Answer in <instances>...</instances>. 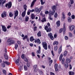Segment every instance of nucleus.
Wrapping results in <instances>:
<instances>
[{"instance_id":"14","label":"nucleus","mask_w":75,"mask_h":75,"mask_svg":"<svg viewBox=\"0 0 75 75\" xmlns=\"http://www.w3.org/2000/svg\"><path fill=\"white\" fill-rule=\"evenodd\" d=\"M25 14H26V11H24L22 13V16L23 17H24L25 16Z\"/></svg>"},{"instance_id":"18","label":"nucleus","mask_w":75,"mask_h":75,"mask_svg":"<svg viewBox=\"0 0 75 75\" xmlns=\"http://www.w3.org/2000/svg\"><path fill=\"white\" fill-rule=\"evenodd\" d=\"M16 63L17 65H18V66L20 65V63H19V60L18 59H17L16 60Z\"/></svg>"},{"instance_id":"6","label":"nucleus","mask_w":75,"mask_h":75,"mask_svg":"<svg viewBox=\"0 0 75 75\" xmlns=\"http://www.w3.org/2000/svg\"><path fill=\"white\" fill-rule=\"evenodd\" d=\"M14 12L15 15V16H14V19H16V17H17V16H18V11L16 10L15 11H14Z\"/></svg>"},{"instance_id":"9","label":"nucleus","mask_w":75,"mask_h":75,"mask_svg":"<svg viewBox=\"0 0 75 75\" xmlns=\"http://www.w3.org/2000/svg\"><path fill=\"white\" fill-rule=\"evenodd\" d=\"M35 43H38V44H40L41 43L40 40L39 39H36L35 40Z\"/></svg>"},{"instance_id":"46","label":"nucleus","mask_w":75,"mask_h":75,"mask_svg":"<svg viewBox=\"0 0 75 75\" xmlns=\"http://www.w3.org/2000/svg\"><path fill=\"white\" fill-rule=\"evenodd\" d=\"M64 61H65V59L63 58L62 61V64H64Z\"/></svg>"},{"instance_id":"53","label":"nucleus","mask_w":75,"mask_h":75,"mask_svg":"<svg viewBox=\"0 0 75 75\" xmlns=\"http://www.w3.org/2000/svg\"><path fill=\"white\" fill-rule=\"evenodd\" d=\"M3 74H5V75H6V70H3Z\"/></svg>"},{"instance_id":"2","label":"nucleus","mask_w":75,"mask_h":75,"mask_svg":"<svg viewBox=\"0 0 75 75\" xmlns=\"http://www.w3.org/2000/svg\"><path fill=\"white\" fill-rule=\"evenodd\" d=\"M52 9L53 10L51 12V14L52 16H53L54 14V13H55V9H56V6L55 5L53 6L52 7Z\"/></svg>"},{"instance_id":"21","label":"nucleus","mask_w":75,"mask_h":75,"mask_svg":"<svg viewBox=\"0 0 75 75\" xmlns=\"http://www.w3.org/2000/svg\"><path fill=\"white\" fill-rule=\"evenodd\" d=\"M61 51H62V46H61L60 47V48L59 50V54H60V53L61 52Z\"/></svg>"},{"instance_id":"63","label":"nucleus","mask_w":75,"mask_h":75,"mask_svg":"<svg viewBox=\"0 0 75 75\" xmlns=\"http://www.w3.org/2000/svg\"><path fill=\"white\" fill-rule=\"evenodd\" d=\"M21 57L23 58V59H24V54H22Z\"/></svg>"},{"instance_id":"22","label":"nucleus","mask_w":75,"mask_h":75,"mask_svg":"<svg viewBox=\"0 0 75 75\" xmlns=\"http://www.w3.org/2000/svg\"><path fill=\"white\" fill-rule=\"evenodd\" d=\"M62 17L63 19L65 18V13L64 12H62Z\"/></svg>"},{"instance_id":"26","label":"nucleus","mask_w":75,"mask_h":75,"mask_svg":"<svg viewBox=\"0 0 75 75\" xmlns=\"http://www.w3.org/2000/svg\"><path fill=\"white\" fill-rule=\"evenodd\" d=\"M55 44H56V45H58V42L57 41H55L54 42L53 44V45H55Z\"/></svg>"},{"instance_id":"48","label":"nucleus","mask_w":75,"mask_h":75,"mask_svg":"<svg viewBox=\"0 0 75 75\" xmlns=\"http://www.w3.org/2000/svg\"><path fill=\"white\" fill-rule=\"evenodd\" d=\"M11 39H10L9 38L8 39V40H7V42H8V44H10V41H11Z\"/></svg>"},{"instance_id":"62","label":"nucleus","mask_w":75,"mask_h":75,"mask_svg":"<svg viewBox=\"0 0 75 75\" xmlns=\"http://www.w3.org/2000/svg\"><path fill=\"white\" fill-rule=\"evenodd\" d=\"M37 26H35L34 27V31H36V30H37Z\"/></svg>"},{"instance_id":"1","label":"nucleus","mask_w":75,"mask_h":75,"mask_svg":"<svg viewBox=\"0 0 75 75\" xmlns=\"http://www.w3.org/2000/svg\"><path fill=\"white\" fill-rule=\"evenodd\" d=\"M42 45L43 46V47H44V49L45 50H47L48 47H47V43L45 42H42Z\"/></svg>"},{"instance_id":"52","label":"nucleus","mask_w":75,"mask_h":75,"mask_svg":"<svg viewBox=\"0 0 75 75\" xmlns=\"http://www.w3.org/2000/svg\"><path fill=\"white\" fill-rule=\"evenodd\" d=\"M24 69L25 71H27V67L26 66H24Z\"/></svg>"},{"instance_id":"56","label":"nucleus","mask_w":75,"mask_h":75,"mask_svg":"<svg viewBox=\"0 0 75 75\" xmlns=\"http://www.w3.org/2000/svg\"><path fill=\"white\" fill-rule=\"evenodd\" d=\"M62 30H63V29L62 28L59 30V32L60 33H62Z\"/></svg>"},{"instance_id":"3","label":"nucleus","mask_w":75,"mask_h":75,"mask_svg":"<svg viewBox=\"0 0 75 75\" xmlns=\"http://www.w3.org/2000/svg\"><path fill=\"white\" fill-rule=\"evenodd\" d=\"M44 28L45 30H46L47 32H50V31H51V30H52L51 28L50 27L48 28V27L47 25L45 26Z\"/></svg>"},{"instance_id":"60","label":"nucleus","mask_w":75,"mask_h":75,"mask_svg":"<svg viewBox=\"0 0 75 75\" xmlns=\"http://www.w3.org/2000/svg\"><path fill=\"white\" fill-rule=\"evenodd\" d=\"M51 53L52 54L53 56H54V51L53 50H52L51 51Z\"/></svg>"},{"instance_id":"16","label":"nucleus","mask_w":75,"mask_h":75,"mask_svg":"<svg viewBox=\"0 0 75 75\" xmlns=\"http://www.w3.org/2000/svg\"><path fill=\"white\" fill-rule=\"evenodd\" d=\"M35 11L37 13H40V11L38 8L37 7L35 8Z\"/></svg>"},{"instance_id":"29","label":"nucleus","mask_w":75,"mask_h":75,"mask_svg":"<svg viewBox=\"0 0 75 75\" xmlns=\"http://www.w3.org/2000/svg\"><path fill=\"white\" fill-rule=\"evenodd\" d=\"M58 49V47H57V45L55 46L54 47V51H56Z\"/></svg>"},{"instance_id":"11","label":"nucleus","mask_w":75,"mask_h":75,"mask_svg":"<svg viewBox=\"0 0 75 75\" xmlns=\"http://www.w3.org/2000/svg\"><path fill=\"white\" fill-rule=\"evenodd\" d=\"M33 68L34 69V71L35 72L37 71V65H35L33 66Z\"/></svg>"},{"instance_id":"30","label":"nucleus","mask_w":75,"mask_h":75,"mask_svg":"<svg viewBox=\"0 0 75 75\" xmlns=\"http://www.w3.org/2000/svg\"><path fill=\"white\" fill-rule=\"evenodd\" d=\"M62 57H63V55L62 54H61L59 57V61H60L62 60Z\"/></svg>"},{"instance_id":"42","label":"nucleus","mask_w":75,"mask_h":75,"mask_svg":"<svg viewBox=\"0 0 75 75\" xmlns=\"http://www.w3.org/2000/svg\"><path fill=\"white\" fill-rule=\"evenodd\" d=\"M40 2L41 3V4H42V5H44V4L45 3V2H43V0H41Z\"/></svg>"},{"instance_id":"25","label":"nucleus","mask_w":75,"mask_h":75,"mask_svg":"<svg viewBox=\"0 0 75 75\" xmlns=\"http://www.w3.org/2000/svg\"><path fill=\"white\" fill-rule=\"evenodd\" d=\"M14 40H11L10 41V43L8 44V45H11V44H14Z\"/></svg>"},{"instance_id":"35","label":"nucleus","mask_w":75,"mask_h":75,"mask_svg":"<svg viewBox=\"0 0 75 75\" xmlns=\"http://www.w3.org/2000/svg\"><path fill=\"white\" fill-rule=\"evenodd\" d=\"M41 21L42 22V23L45 22V21H46V19H45V18H42Z\"/></svg>"},{"instance_id":"40","label":"nucleus","mask_w":75,"mask_h":75,"mask_svg":"<svg viewBox=\"0 0 75 75\" xmlns=\"http://www.w3.org/2000/svg\"><path fill=\"white\" fill-rule=\"evenodd\" d=\"M67 55V51H65L64 52V54H63L64 56V57H65L66 55Z\"/></svg>"},{"instance_id":"47","label":"nucleus","mask_w":75,"mask_h":75,"mask_svg":"<svg viewBox=\"0 0 75 75\" xmlns=\"http://www.w3.org/2000/svg\"><path fill=\"white\" fill-rule=\"evenodd\" d=\"M20 35L22 37H24V35L23 34V33L21 32L20 33Z\"/></svg>"},{"instance_id":"4","label":"nucleus","mask_w":75,"mask_h":75,"mask_svg":"<svg viewBox=\"0 0 75 75\" xmlns=\"http://www.w3.org/2000/svg\"><path fill=\"white\" fill-rule=\"evenodd\" d=\"M12 6V4H11V2H9L8 4L7 3L6 4L5 6L6 7H8V8H10Z\"/></svg>"},{"instance_id":"31","label":"nucleus","mask_w":75,"mask_h":75,"mask_svg":"<svg viewBox=\"0 0 75 75\" xmlns=\"http://www.w3.org/2000/svg\"><path fill=\"white\" fill-rule=\"evenodd\" d=\"M31 18L32 19H35V16H34V14L32 13L31 15Z\"/></svg>"},{"instance_id":"10","label":"nucleus","mask_w":75,"mask_h":75,"mask_svg":"<svg viewBox=\"0 0 75 75\" xmlns=\"http://www.w3.org/2000/svg\"><path fill=\"white\" fill-rule=\"evenodd\" d=\"M2 30L4 32H6L7 31V28L4 25H2Z\"/></svg>"},{"instance_id":"37","label":"nucleus","mask_w":75,"mask_h":75,"mask_svg":"<svg viewBox=\"0 0 75 75\" xmlns=\"http://www.w3.org/2000/svg\"><path fill=\"white\" fill-rule=\"evenodd\" d=\"M18 44H16L15 45V48L16 50H17V47H18Z\"/></svg>"},{"instance_id":"32","label":"nucleus","mask_w":75,"mask_h":75,"mask_svg":"<svg viewBox=\"0 0 75 75\" xmlns=\"http://www.w3.org/2000/svg\"><path fill=\"white\" fill-rule=\"evenodd\" d=\"M4 58L6 59H8V56H7V54H5Z\"/></svg>"},{"instance_id":"43","label":"nucleus","mask_w":75,"mask_h":75,"mask_svg":"<svg viewBox=\"0 0 75 75\" xmlns=\"http://www.w3.org/2000/svg\"><path fill=\"white\" fill-rule=\"evenodd\" d=\"M22 70H23V67L20 66L19 68V70L20 71H21Z\"/></svg>"},{"instance_id":"24","label":"nucleus","mask_w":75,"mask_h":75,"mask_svg":"<svg viewBox=\"0 0 75 75\" xmlns=\"http://www.w3.org/2000/svg\"><path fill=\"white\" fill-rule=\"evenodd\" d=\"M30 41H34L35 39H34L33 36H32L30 38Z\"/></svg>"},{"instance_id":"34","label":"nucleus","mask_w":75,"mask_h":75,"mask_svg":"<svg viewBox=\"0 0 75 75\" xmlns=\"http://www.w3.org/2000/svg\"><path fill=\"white\" fill-rule=\"evenodd\" d=\"M37 35L38 37H41V32H40V31H39V32L38 33Z\"/></svg>"},{"instance_id":"44","label":"nucleus","mask_w":75,"mask_h":75,"mask_svg":"<svg viewBox=\"0 0 75 75\" xmlns=\"http://www.w3.org/2000/svg\"><path fill=\"white\" fill-rule=\"evenodd\" d=\"M1 66L3 68H4V67H6V65H5V64L4 63H2L1 64Z\"/></svg>"},{"instance_id":"41","label":"nucleus","mask_w":75,"mask_h":75,"mask_svg":"<svg viewBox=\"0 0 75 75\" xmlns=\"http://www.w3.org/2000/svg\"><path fill=\"white\" fill-rule=\"evenodd\" d=\"M48 36L49 37H51L52 36V33H50L48 34Z\"/></svg>"},{"instance_id":"28","label":"nucleus","mask_w":75,"mask_h":75,"mask_svg":"<svg viewBox=\"0 0 75 75\" xmlns=\"http://www.w3.org/2000/svg\"><path fill=\"white\" fill-rule=\"evenodd\" d=\"M57 25L58 27H59V25H60V21H58L57 22Z\"/></svg>"},{"instance_id":"15","label":"nucleus","mask_w":75,"mask_h":75,"mask_svg":"<svg viewBox=\"0 0 75 75\" xmlns=\"http://www.w3.org/2000/svg\"><path fill=\"white\" fill-rule=\"evenodd\" d=\"M67 21L69 23H71L72 22V19L70 17H68L67 18Z\"/></svg>"},{"instance_id":"33","label":"nucleus","mask_w":75,"mask_h":75,"mask_svg":"<svg viewBox=\"0 0 75 75\" xmlns=\"http://www.w3.org/2000/svg\"><path fill=\"white\" fill-rule=\"evenodd\" d=\"M24 9L25 10V11H26L27 10V6L26 5H24L23 6Z\"/></svg>"},{"instance_id":"54","label":"nucleus","mask_w":75,"mask_h":75,"mask_svg":"<svg viewBox=\"0 0 75 75\" xmlns=\"http://www.w3.org/2000/svg\"><path fill=\"white\" fill-rule=\"evenodd\" d=\"M69 37H72V33H69Z\"/></svg>"},{"instance_id":"55","label":"nucleus","mask_w":75,"mask_h":75,"mask_svg":"<svg viewBox=\"0 0 75 75\" xmlns=\"http://www.w3.org/2000/svg\"><path fill=\"white\" fill-rule=\"evenodd\" d=\"M75 15H72L71 16V18L72 19H75Z\"/></svg>"},{"instance_id":"36","label":"nucleus","mask_w":75,"mask_h":75,"mask_svg":"<svg viewBox=\"0 0 75 75\" xmlns=\"http://www.w3.org/2000/svg\"><path fill=\"white\" fill-rule=\"evenodd\" d=\"M30 64H31V62H27V66L28 67H29L30 65Z\"/></svg>"},{"instance_id":"38","label":"nucleus","mask_w":75,"mask_h":75,"mask_svg":"<svg viewBox=\"0 0 75 75\" xmlns=\"http://www.w3.org/2000/svg\"><path fill=\"white\" fill-rule=\"evenodd\" d=\"M9 15L10 17H11L13 16V14H12L11 12H10Z\"/></svg>"},{"instance_id":"27","label":"nucleus","mask_w":75,"mask_h":75,"mask_svg":"<svg viewBox=\"0 0 75 75\" xmlns=\"http://www.w3.org/2000/svg\"><path fill=\"white\" fill-rule=\"evenodd\" d=\"M64 66L66 68H68V67L69 65H68V63H65L64 64Z\"/></svg>"},{"instance_id":"20","label":"nucleus","mask_w":75,"mask_h":75,"mask_svg":"<svg viewBox=\"0 0 75 75\" xmlns=\"http://www.w3.org/2000/svg\"><path fill=\"white\" fill-rule=\"evenodd\" d=\"M69 75H74L75 74L74 72L71 71H69Z\"/></svg>"},{"instance_id":"23","label":"nucleus","mask_w":75,"mask_h":75,"mask_svg":"<svg viewBox=\"0 0 75 75\" xmlns=\"http://www.w3.org/2000/svg\"><path fill=\"white\" fill-rule=\"evenodd\" d=\"M25 21L27 22V21H28V20H29V17L28 16H26L25 17Z\"/></svg>"},{"instance_id":"50","label":"nucleus","mask_w":75,"mask_h":75,"mask_svg":"<svg viewBox=\"0 0 75 75\" xmlns=\"http://www.w3.org/2000/svg\"><path fill=\"white\" fill-rule=\"evenodd\" d=\"M28 11H30V13H32V12H34V10L33 9H32V10L29 9Z\"/></svg>"},{"instance_id":"57","label":"nucleus","mask_w":75,"mask_h":75,"mask_svg":"<svg viewBox=\"0 0 75 75\" xmlns=\"http://www.w3.org/2000/svg\"><path fill=\"white\" fill-rule=\"evenodd\" d=\"M6 0H2V4H3L6 3Z\"/></svg>"},{"instance_id":"19","label":"nucleus","mask_w":75,"mask_h":75,"mask_svg":"<svg viewBox=\"0 0 75 75\" xmlns=\"http://www.w3.org/2000/svg\"><path fill=\"white\" fill-rule=\"evenodd\" d=\"M40 50H41V47L40 46H39V50L37 51V54H40Z\"/></svg>"},{"instance_id":"8","label":"nucleus","mask_w":75,"mask_h":75,"mask_svg":"<svg viewBox=\"0 0 75 75\" xmlns=\"http://www.w3.org/2000/svg\"><path fill=\"white\" fill-rule=\"evenodd\" d=\"M63 34H65V31H66V28L65 27V23H64L63 25Z\"/></svg>"},{"instance_id":"59","label":"nucleus","mask_w":75,"mask_h":75,"mask_svg":"<svg viewBox=\"0 0 75 75\" xmlns=\"http://www.w3.org/2000/svg\"><path fill=\"white\" fill-rule=\"evenodd\" d=\"M54 67L55 68H58V64H55Z\"/></svg>"},{"instance_id":"49","label":"nucleus","mask_w":75,"mask_h":75,"mask_svg":"<svg viewBox=\"0 0 75 75\" xmlns=\"http://www.w3.org/2000/svg\"><path fill=\"white\" fill-rule=\"evenodd\" d=\"M28 38V36L27 35H26L25 36V37H24V38H23V40H24L25 39H26Z\"/></svg>"},{"instance_id":"5","label":"nucleus","mask_w":75,"mask_h":75,"mask_svg":"<svg viewBox=\"0 0 75 75\" xmlns=\"http://www.w3.org/2000/svg\"><path fill=\"white\" fill-rule=\"evenodd\" d=\"M7 12L5 11H4L1 14V17L2 18H4V17H6L7 16V14H6Z\"/></svg>"},{"instance_id":"17","label":"nucleus","mask_w":75,"mask_h":75,"mask_svg":"<svg viewBox=\"0 0 75 75\" xmlns=\"http://www.w3.org/2000/svg\"><path fill=\"white\" fill-rule=\"evenodd\" d=\"M66 62H67V63H70L71 62V60L69 58H67L66 59Z\"/></svg>"},{"instance_id":"13","label":"nucleus","mask_w":75,"mask_h":75,"mask_svg":"<svg viewBox=\"0 0 75 75\" xmlns=\"http://www.w3.org/2000/svg\"><path fill=\"white\" fill-rule=\"evenodd\" d=\"M49 15V19H50V20H53V18L52 17H51V15H52L51 13H50V12Z\"/></svg>"},{"instance_id":"12","label":"nucleus","mask_w":75,"mask_h":75,"mask_svg":"<svg viewBox=\"0 0 75 75\" xmlns=\"http://www.w3.org/2000/svg\"><path fill=\"white\" fill-rule=\"evenodd\" d=\"M37 0H33V1L32 2L31 4L30 7H33V6L34 5V4H35V3L36 2Z\"/></svg>"},{"instance_id":"58","label":"nucleus","mask_w":75,"mask_h":75,"mask_svg":"<svg viewBox=\"0 0 75 75\" xmlns=\"http://www.w3.org/2000/svg\"><path fill=\"white\" fill-rule=\"evenodd\" d=\"M32 56H33V57H35V53H34V52H33L32 53Z\"/></svg>"},{"instance_id":"7","label":"nucleus","mask_w":75,"mask_h":75,"mask_svg":"<svg viewBox=\"0 0 75 75\" xmlns=\"http://www.w3.org/2000/svg\"><path fill=\"white\" fill-rule=\"evenodd\" d=\"M69 28L71 31H72L73 30H74V28H75V26H74V25L70 26L69 27Z\"/></svg>"},{"instance_id":"45","label":"nucleus","mask_w":75,"mask_h":75,"mask_svg":"<svg viewBox=\"0 0 75 75\" xmlns=\"http://www.w3.org/2000/svg\"><path fill=\"white\" fill-rule=\"evenodd\" d=\"M54 17L55 18H57L58 17V14L56 12L55 13L54 15Z\"/></svg>"},{"instance_id":"64","label":"nucleus","mask_w":75,"mask_h":75,"mask_svg":"<svg viewBox=\"0 0 75 75\" xmlns=\"http://www.w3.org/2000/svg\"><path fill=\"white\" fill-rule=\"evenodd\" d=\"M50 75H55L54 73L52 72H50Z\"/></svg>"},{"instance_id":"39","label":"nucleus","mask_w":75,"mask_h":75,"mask_svg":"<svg viewBox=\"0 0 75 75\" xmlns=\"http://www.w3.org/2000/svg\"><path fill=\"white\" fill-rule=\"evenodd\" d=\"M4 62L6 65H10V63L8 61Z\"/></svg>"},{"instance_id":"61","label":"nucleus","mask_w":75,"mask_h":75,"mask_svg":"<svg viewBox=\"0 0 75 75\" xmlns=\"http://www.w3.org/2000/svg\"><path fill=\"white\" fill-rule=\"evenodd\" d=\"M42 9V6H41L40 8L39 9V11H41V10Z\"/></svg>"},{"instance_id":"51","label":"nucleus","mask_w":75,"mask_h":75,"mask_svg":"<svg viewBox=\"0 0 75 75\" xmlns=\"http://www.w3.org/2000/svg\"><path fill=\"white\" fill-rule=\"evenodd\" d=\"M70 1L71 4H74V0H70Z\"/></svg>"}]
</instances>
